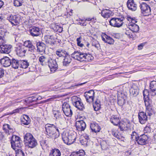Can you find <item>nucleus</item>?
I'll use <instances>...</instances> for the list:
<instances>
[{"instance_id": "1", "label": "nucleus", "mask_w": 156, "mask_h": 156, "mask_svg": "<svg viewBox=\"0 0 156 156\" xmlns=\"http://www.w3.org/2000/svg\"><path fill=\"white\" fill-rule=\"evenodd\" d=\"M45 133L48 137L55 139L59 136V130L58 127L53 124H47L45 125Z\"/></svg>"}, {"instance_id": "2", "label": "nucleus", "mask_w": 156, "mask_h": 156, "mask_svg": "<svg viewBox=\"0 0 156 156\" xmlns=\"http://www.w3.org/2000/svg\"><path fill=\"white\" fill-rule=\"evenodd\" d=\"M24 139L26 145L29 148H34L37 145V140L33 135L30 133H27L25 135Z\"/></svg>"}, {"instance_id": "3", "label": "nucleus", "mask_w": 156, "mask_h": 156, "mask_svg": "<svg viewBox=\"0 0 156 156\" xmlns=\"http://www.w3.org/2000/svg\"><path fill=\"white\" fill-rule=\"evenodd\" d=\"M124 18L123 16H121L118 18H112L109 22L110 24L112 26L119 27L123 25V21Z\"/></svg>"}, {"instance_id": "4", "label": "nucleus", "mask_w": 156, "mask_h": 156, "mask_svg": "<svg viewBox=\"0 0 156 156\" xmlns=\"http://www.w3.org/2000/svg\"><path fill=\"white\" fill-rule=\"evenodd\" d=\"M71 100L73 105L79 110H83L84 108L81 100L79 97L74 96L72 97Z\"/></svg>"}, {"instance_id": "5", "label": "nucleus", "mask_w": 156, "mask_h": 156, "mask_svg": "<svg viewBox=\"0 0 156 156\" xmlns=\"http://www.w3.org/2000/svg\"><path fill=\"white\" fill-rule=\"evenodd\" d=\"M145 106L146 112L148 115L150 116L152 114L153 110L152 109V103L151 100L149 97H146L144 99Z\"/></svg>"}, {"instance_id": "6", "label": "nucleus", "mask_w": 156, "mask_h": 156, "mask_svg": "<svg viewBox=\"0 0 156 156\" xmlns=\"http://www.w3.org/2000/svg\"><path fill=\"white\" fill-rule=\"evenodd\" d=\"M62 109L65 115L68 117H71L73 114V112L69 104L64 102L62 105Z\"/></svg>"}, {"instance_id": "7", "label": "nucleus", "mask_w": 156, "mask_h": 156, "mask_svg": "<svg viewBox=\"0 0 156 156\" xmlns=\"http://www.w3.org/2000/svg\"><path fill=\"white\" fill-rule=\"evenodd\" d=\"M86 53H83L78 51H74L71 55V57L77 60L82 62L85 59Z\"/></svg>"}, {"instance_id": "8", "label": "nucleus", "mask_w": 156, "mask_h": 156, "mask_svg": "<svg viewBox=\"0 0 156 156\" xmlns=\"http://www.w3.org/2000/svg\"><path fill=\"white\" fill-rule=\"evenodd\" d=\"M48 65L52 73H54L57 69L58 65L55 59L49 58L48 60Z\"/></svg>"}, {"instance_id": "9", "label": "nucleus", "mask_w": 156, "mask_h": 156, "mask_svg": "<svg viewBox=\"0 0 156 156\" xmlns=\"http://www.w3.org/2000/svg\"><path fill=\"white\" fill-rule=\"evenodd\" d=\"M140 7L142 12L145 15H147L150 14L151 10L149 6L145 3H142L140 5Z\"/></svg>"}, {"instance_id": "10", "label": "nucleus", "mask_w": 156, "mask_h": 156, "mask_svg": "<svg viewBox=\"0 0 156 156\" xmlns=\"http://www.w3.org/2000/svg\"><path fill=\"white\" fill-rule=\"evenodd\" d=\"M94 92L93 90H90L85 92L84 96L87 102H92L94 101Z\"/></svg>"}, {"instance_id": "11", "label": "nucleus", "mask_w": 156, "mask_h": 156, "mask_svg": "<svg viewBox=\"0 0 156 156\" xmlns=\"http://www.w3.org/2000/svg\"><path fill=\"white\" fill-rule=\"evenodd\" d=\"M147 114L146 112H141L138 113V118L141 124L145 123L147 121V117L146 115Z\"/></svg>"}, {"instance_id": "12", "label": "nucleus", "mask_w": 156, "mask_h": 156, "mask_svg": "<svg viewBox=\"0 0 156 156\" xmlns=\"http://www.w3.org/2000/svg\"><path fill=\"white\" fill-rule=\"evenodd\" d=\"M15 51L17 55L20 56H23L25 55L27 50L25 49L24 46H17L15 48Z\"/></svg>"}, {"instance_id": "13", "label": "nucleus", "mask_w": 156, "mask_h": 156, "mask_svg": "<svg viewBox=\"0 0 156 156\" xmlns=\"http://www.w3.org/2000/svg\"><path fill=\"white\" fill-rule=\"evenodd\" d=\"M76 126L77 130L80 131L84 130L86 127V123L83 120L76 121Z\"/></svg>"}, {"instance_id": "14", "label": "nucleus", "mask_w": 156, "mask_h": 156, "mask_svg": "<svg viewBox=\"0 0 156 156\" xmlns=\"http://www.w3.org/2000/svg\"><path fill=\"white\" fill-rule=\"evenodd\" d=\"M127 4L129 9L132 11H135L136 10L137 5L134 0H128Z\"/></svg>"}, {"instance_id": "15", "label": "nucleus", "mask_w": 156, "mask_h": 156, "mask_svg": "<svg viewBox=\"0 0 156 156\" xmlns=\"http://www.w3.org/2000/svg\"><path fill=\"white\" fill-rule=\"evenodd\" d=\"M12 47L11 45L5 44L0 46V51L2 53L8 54L10 52Z\"/></svg>"}, {"instance_id": "16", "label": "nucleus", "mask_w": 156, "mask_h": 156, "mask_svg": "<svg viewBox=\"0 0 156 156\" xmlns=\"http://www.w3.org/2000/svg\"><path fill=\"white\" fill-rule=\"evenodd\" d=\"M7 19L14 25H17L19 23L20 18L18 16L16 15H10L9 17L7 18Z\"/></svg>"}, {"instance_id": "17", "label": "nucleus", "mask_w": 156, "mask_h": 156, "mask_svg": "<svg viewBox=\"0 0 156 156\" xmlns=\"http://www.w3.org/2000/svg\"><path fill=\"white\" fill-rule=\"evenodd\" d=\"M148 139L147 136L145 135H142L138 137V138L136 140L138 144L141 145H144L146 143V141Z\"/></svg>"}, {"instance_id": "18", "label": "nucleus", "mask_w": 156, "mask_h": 156, "mask_svg": "<svg viewBox=\"0 0 156 156\" xmlns=\"http://www.w3.org/2000/svg\"><path fill=\"white\" fill-rule=\"evenodd\" d=\"M150 93L151 96H154L156 95V81H153L150 83Z\"/></svg>"}, {"instance_id": "19", "label": "nucleus", "mask_w": 156, "mask_h": 156, "mask_svg": "<svg viewBox=\"0 0 156 156\" xmlns=\"http://www.w3.org/2000/svg\"><path fill=\"white\" fill-rule=\"evenodd\" d=\"M11 60L9 58L5 57L0 60V63L5 67H8L11 65Z\"/></svg>"}, {"instance_id": "20", "label": "nucleus", "mask_w": 156, "mask_h": 156, "mask_svg": "<svg viewBox=\"0 0 156 156\" xmlns=\"http://www.w3.org/2000/svg\"><path fill=\"white\" fill-rule=\"evenodd\" d=\"M45 44L42 42H38L37 43V47L38 52H40V54L42 55L45 52Z\"/></svg>"}, {"instance_id": "21", "label": "nucleus", "mask_w": 156, "mask_h": 156, "mask_svg": "<svg viewBox=\"0 0 156 156\" xmlns=\"http://www.w3.org/2000/svg\"><path fill=\"white\" fill-rule=\"evenodd\" d=\"M30 35L33 37L39 36L40 34V29L37 27H33L30 30Z\"/></svg>"}, {"instance_id": "22", "label": "nucleus", "mask_w": 156, "mask_h": 156, "mask_svg": "<svg viewBox=\"0 0 156 156\" xmlns=\"http://www.w3.org/2000/svg\"><path fill=\"white\" fill-rule=\"evenodd\" d=\"M64 58L62 62L63 65L64 66H67L69 65L72 61L71 57L68 53Z\"/></svg>"}, {"instance_id": "23", "label": "nucleus", "mask_w": 156, "mask_h": 156, "mask_svg": "<svg viewBox=\"0 0 156 156\" xmlns=\"http://www.w3.org/2000/svg\"><path fill=\"white\" fill-rule=\"evenodd\" d=\"M101 15L104 18H108L112 16V13L111 11L107 9L103 10L101 12Z\"/></svg>"}, {"instance_id": "24", "label": "nucleus", "mask_w": 156, "mask_h": 156, "mask_svg": "<svg viewBox=\"0 0 156 156\" xmlns=\"http://www.w3.org/2000/svg\"><path fill=\"white\" fill-rule=\"evenodd\" d=\"M90 127L92 131L95 133L99 132L101 130L100 126L98 124L94 122L91 123Z\"/></svg>"}, {"instance_id": "25", "label": "nucleus", "mask_w": 156, "mask_h": 156, "mask_svg": "<svg viewBox=\"0 0 156 156\" xmlns=\"http://www.w3.org/2000/svg\"><path fill=\"white\" fill-rule=\"evenodd\" d=\"M69 145L73 144L75 141L76 139V135L75 133L74 132H69Z\"/></svg>"}, {"instance_id": "26", "label": "nucleus", "mask_w": 156, "mask_h": 156, "mask_svg": "<svg viewBox=\"0 0 156 156\" xmlns=\"http://www.w3.org/2000/svg\"><path fill=\"white\" fill-rule=\"evenodd\" d=\"M68 53L65 50L62 49H59L56 51V55L59 57H64Z\"/></svg>"}, {"instance_id": "27", "label": "nucleus", "mask_w": 156, "mask_h": 156, "mask_svg": "<svg viewBox=\"0 0 156 156\" xmlns=\"http://www.w3.org/2000/svg\"><path fill=\"white\" fill-rule=\"evenodd\" d=\"M110 120L111 122L115 126H117L120 122L119 117L115 115H112L111 116Z\"/></svg>"}, {"instance_id": "28", "label": "nucleus", "mask_w": 156, "mask_h": 156, "mask_svg": "<svg viewBox=\"0 0 156 156\" xmlns=\"http://www.w3.org/2000/svg\"><path fill=\"white\" fill-rule=\"evenodd\" d=\"M129 28L133 32L137 33L139 30V26L135 24L129 23L128 24Z\"/></svg>"}, {"instance_id": "29", "label": "nucleus", "mask_w": 156, "mask_h": 156, "mask_svg": "<svg viewBox=\"0 0 156 156\" xmlns=\"http://www.w3.org/2000/svg\"><path fill=\"white\" fill-rule=\"evenodd\" d=\"M11 147L14 150L17 149V148H20L22 146V144L20 141H11Z\"/></svg>"}, {"instance_id": "30", "label": "nucleus", "mask_w": 156, "mask_h": 156, "mask_svg": "<svg viewBox=\"0 0 156 156\" xmlns=\"http://www.w3.org/2000/svg\"><path fill=\"white\" fill-rule=\"evenodd\" d=\"M3 129L6 133L9 134L14 131L13 129L10 127V126L8 124L4 125L3 126Z\"/></svg>"}, {"instance_id": "31", "label": "nucleus", "mask_w": 156, "mask_h": 156, "mask_svg": "<svg viewBox=\"0 0 156 156\" xmlns=\"http://www.w3.org/2000/svg\"><path fill=\"white\" fill-rule=\"evenodd\" d=\"M102 40L105 43L110 44H113L114 42V40L111 37L107 35H105V37H102Z\"/></svg>"}, {"instance_id": "32", "label": "nucleus", "mask_w": 156, "mask_h": 156, "mask_svg": "<svg viewBox=\"0 0 156 156\" xmlns=\"http://www.w3.org/2000/svg\"><path fill=\"white\" fill-rule=\"evenodd\" d=\"M62 138L64 143L69 145V136L68 133L63 132L62 134Z\"/></svg>"}, {"instance_id": "33", "label": "nucleus", "mask_w": 156, "mask_h": 156, "mask_svg": "<svg viewBox=\"0 0 156 156\" xmlns=\"http://www.w3.org/2000/svg\"><path fill=\"white\" fill-rule=\"evenodd\" d=\"M20 64V61L17 59L12 58L11 60V65L12 68L16 69H17Z\"/></svg>"}, {"instance_id": "34", "label": "nucleus", "mask_w": 156, "mask_h": 156, "mask_svg": "<svg viewBox=\"0 0 156 156\" xmlns=\"http://www.w3.org/2000/svg\"><path fill=\"white\" fill-rule=\"evenodd\" d=\"M61 152L58 149L55 148L51 150L50 156H61Z\"/></svg>"}, {"instance_id": "35", "label": "nucleus", "mask_w": 156, "mask_h": 156, "mask_svg": "<svg viewBox=\"0 0 156 156\" xmlns=\"http://www.w3.org/2000/svg\"><path fill=\"white\" fill-rule=\"evenodd\" d=\"M39 61L40 63L42 66H44L46 64L47 62H48V59L46 57L43 55H41L39 57Z\"/></svg>"}, {"instance_id": "36", "label": "nucleus", "mask_w": 156, "mask_h": 156, "mask_svg": "<svg viewBox=\"0 0 156 156\" xmlns=\"http://www.w3.org/2000/svg\"><path fill=\"white\" fill-rule=\"evenodd\" d=\"M45 41L47 44H54L55 39L52 36H47L45 37Z\"/></svg>"}, {"instance_id": "37", "label": "nucleus", "mask_w": 156, "mask_h": 156, "mask_svg": "<svg viewBox=\"0 0 156 156\" xmlns=\"http://www.w3.org/2000/svg\"><path fill=\"white\" fill-rule=\"evenodd\" d=\"M85 153L82 150H80L77 151L72 152L70 156H84Z\"/></svg>"}, {"instance_id": "38", "label": "nucleus", "mask_w": 156, "mask_h": 156, "mask_svg": "<svg viewBox=\"0 0 156 156\" xmlns=\"http://www.w3.org/2000/svg\"><path fill=\"white\" fill-rule=\"evenodd\" d=\"M54 117L56 120H58L63 118V115L58 111H54L53 112Z\"/></svg>"}, {"instance_id": "39", "label": "nucleus", "mask_w": 156, "mask_h": 156, "mask_svg": "<svg viewBox=\"0 0 156 156\" xmlns=\"http://www.w3.org/2000/svg\"><path fill=\"white\" fill-rule=\"evenodd\" d=\"M93 106L95 111L98 110L100 109L101 106L100 101L98 99H97L93 104Z\"/></svg>"}, {"instance_id": "40", "label": "nucleus", "mask_w": 156, "mask_h": 156, "mask_svg": "<svg viewBox=\"0 0 156 156\" xmlns=\"http://www.w3.org/2000/svg\"><path fill=\"white\" fill-rule=\"evenodd\" d=\"M20 67L23 69L27 68L29 66V63L28 62L25 60H20Z\"/></svg>"}, {"instance_id": "41", "label": "nucleus", "mask_w": 156, "mask_h": 156, "mask_svg": "<svg viewBox=\"0 0 156 156\" xmlns=\"http://www.w3.org/2000/svg\"><path fill=\"white\" fill-rule=\"evenodd\" d=\"M54 30L58 33H61L62 31V28L58 25L55 24L53 28Z\"/></svg>"}, {"instance_id": "42", "label": "nucleus", "mask_w": 156, "mask_h": 156, "mask_svg": "<svg viewBox=\"0 0 156 156\" xmlns=\"http://www.w3.org/2000/svg\"><path fill=\"white\" fill-rule=\"evenodd\" d=\"M15 150L16 152V156H25L24 153L21 150L17 149Z\"/></svg>"}, {"instance_id": "43", "label": "nucleus", "mask_w": 156, "mask_h": 156, "mask_svg": "<svg viewBox=\"0 0 156 156\" xmlns=\"http://www.w3.org/2000/svg\"><path fill=\"white\" fill-rule=\"evenodd\" d=\"M132 31L129 28L128 30H126L125 32V34L127 35L128 37L129 38H133V35Z\"/></svg>"}, {"instance_id": "44", "label": "nucleus", "mask_w": 156, "mask_h": 156, "mask_svg": "<svg viewBox=\"0 0 156 156\" xmlns=\"http://www.w3.org/2000/svg\"><path fill=\"white\" fill-rule=\"evenodd\" d=\"M130 94L133 95L134 96H136L139 93L138 90L133 88H131L130 89Z\"/></svg>"}, {"instance_id": "45", "label": "nucleus", "mask_w": 156, "mask_h": 156, "mask_svg": "<svg viewBox=\"0 0 156 156\" xmlns=\"http://www.w3.org/2000/svg\"><path fill=\"white\" fill-rule=\"evenodd\" d=\"M23 45L25 47L29 48L33 45L32 44V43L30 40L24 42L23 44Z\"/></svg>"}, {"instance_id": "46", "label": "nucleus", "mask_w": 156, "mask_h": 156, "mask_svg": "<svg viewBox=\"0 0 156 156\" xmlns=\"http://www.w3.org/2000/svg\"><path fill=\"white\" fill-rule=\"evenodd\" d=\"M126 123H120L119 124V128L121 131H124L127 129V127L126 126Z\"/></svg>"}, {"instance_id": "47", "label": "nucleus", "mask_w": 156, "mask_h": 156, "mask_svg": "<svg viewBox=\"0 0 156 156\" xmlns=\"http://www.w3.org/2000/svg\"><path fill=\"white\" fill-rule=\"evenodd\" d=\"M23 109V108H18L13 110L12 112L9 113V114L12 115L16 113H21L22 112V110Z\"/></svg>"}, {"instance_id": "48", "label": "nucleus", "mask_w": 156, "mask_h": 156, "mask_svg": "<svg viewBox=\"0 0 156 156\" xmlns=\"http://www.w3.org/2000/svg\"><path fill=\"white\" fill-rule=\"evenodd\" d=\"M80 142L82 145L84 146H87L88 141L87 140H86L85 139L81 137L80 138Z\"/></svg>"}, {"instance_id": "49", "label": "nucleus", "mask_w": 156, "mask_h": 156, "mask_svg": "<svg viewBox=\"0 0 156 156\" xmlns=\"http://www.w3.org/2000/svg\"><path fill=\"white\" fill-rule=\"evenodd\" d=\"M85 59L84 61H86L89 62L92 60L93 57L92 55L90 54H87L86 53L85 56Z\"/></svg>"}, {"instance_id": "50", "label": "nucleus", "mask_w": 156, "mask_h": 156, "mask_svg": "<svg viewBox=\"0 0 156 156\" xmlns=\"http://www.w3.org/2000/svg\"><path fill=\"white\" fill-rule=\"evenodd\" d=\"M14 4L16 6H20L22 5L21 0H14Z\"/></svg>"}, {"instance_id": "51", "label": "nucleus", "mask_w": 156, "mask_h": 156, "mask_svg": "<svg viewBox=\"0 0 156 156\" xmlns=\"http://www.w3.org/2000/svg\"><path fill=\"white\" fill-rule=\"evenodd\" d=\"M131 139L133 140H134L135 139V140L136 141V140L138 138V137L137 136V134L136 133L133 131L132 132V134L131 135Z\"/></svg>"}, {"instance_id": "52", "label": "nucleus", "mask_w": 156, "mask_h": 156, "mask_svg": "<svg viewBox=\"0 0 156 156\" xmlns=\"http://www.w3.org/2000/svg\"><path fill=\"white\" fill-rule=\"evenodd\" d=\"M144 99L146 97H148L149 95V91L147 89H145L143 92Z\"/></svg>"}, {"instance_id": "53", "label": "nucleus", "mask_w": 156, "mask_h": 156, "mask_svg": "<svg viewBox=\"0 0 156 156\" xmlns=\"http://www.w3.org/2000/svg\"><path fill=\"white\" fill-rule=\"evenodd\" d=\"M37 99L38 98H35L34 96H33L31 97H29L28 98V100L29 101V102L31 103L36 101Z\"/></svg>"}, {"instance_id": "54", "label": "nucleus", "mask_w": 156, "mask_h": 156, "mask_svg": "<svg viewBox=\"0 0 156 156\" xmlns=\"http://www.w3.org/2000/svg\"><path fill=\"white\" fill-rule=\"evenodd\" d=\"M151 127L150 126H146L144 128V131L145 133H150L151 131Z\"/></svg>"}, {"instance_id": "55", "label": "nucleus", "mask_w": 156, "mask_h": 156, "mask_svg": "<svg viewBox=\"0 0 156 156\" xmlns=\"http://www.w3.org/2000/svg\"><path fill=\"white\" fill-rule=\"evenodd\" d=\"M35 49V47L33 45L30 48H28V51L30 52V54H32L34 52Z\"/></svg>"}, {"instance_id": "56", "label": "nucleus", "mask_w": 156, "mask_h": 156, "mask_svg": "<svg viewBox=\"0 0 156 156\" xmlns=\"http://www.w3.org/2000/svg\"><path fill=\"white\" fill-rule=\"evenodd\" d=\"M19 100V98H18L17 99L15 100V101H13V102L10 103L8 104V106H11L13 105H14L15 104L18 103H20L22 101H17Z\"/></svg>"}, {"instance_id": "57", "label": "nucleus", "mask_w": 156, "mask_h": 156, "mask_svg": "<svg viewBox=\"0 0 156 156\" xmlns=\"http://www.w3.org/2000/svg\"><path fill=\"white\" fill-rule=\"evenodd\" d=\"M20 138L17 136L15 135L13 136L11 141H20Z\"/></svg>"}, {"instance_id": "58", "label": "nucleus", "mask_w": 156, "mask_h": 156, "mask_svg": "<svg viewBox=\"0 0 156 156\" xmlns=\"http://www.w3.org/2000/svg\"><path fill=\"white\" fill-rule=\"evenodd\" d=\"M6 41L4 37H0V46L3 45L5 43Z\"/></svg>"}, {"instance_id": "59", "label": "nucleus", "mask_w": 156, "mask_h": 156, "mask_svg": "<svg viewBox=\"0 0 156 156\" xmlns=\"http://www.w3.org/2000/svg\"><path fill=\"white\" fill-rule=\"evenodd\" d=\"M127 19L130 22L129 23L135 24L137 22L135 19L130 17H128Z\"/></svg>"}, {"instance_id": "60", "label": "nucleus", "mask_w": 156, "mask_h": 156, "mask_svg": "<svg viewBox=\"0 0 156 156\" xmlns=\"http://www.w3.org/2000/svg\"><path fill=\"white\" fill-rule=\"evenodd\" d=\"M125 103V100L123 99H119L118 101V104L121 106L123 104H124Z\"/></svg>"}, {"instance_id": "61", "label": "nucleus", "mask_w": 156, "mask_h": 156, "mask_svg": "<svg viewBox=\"0 0 156 156\" xmlns=\"http://www.w3.org/2000/svg\"><path fill=\"white\" fill-rule=\"evenodd\" d=\"M5 32L3 29L0 28V37H3L5 35Z\"/></svg>"}, {"instance_id": "62", "label": "nucleus", "mask_w": 156, "mask_h": 156, "mask_svg": "<svg viewBox=\"0 0 156 156\" xmlns=\"http://www.w3.org/2000/svg\"><path fill=\"white\" fill-rule=\"evenodd\" d=\"M146 43V42L143 43L139 45L138 46V50H140L142 49L143 47L145 45Z\"/></svg>"}, {"instance_id": "63", "label": "nucleus", "mask_w": 156, "mask_h": 156, "mask_svg": "<svg viewBox=\"0 0 156 156\" xmlns=\"http://www.w3.org/2000/svg\"><path fill=\"white\" fill-rule=\"evenodd\" d=\"M22 122L24 125H28L30 123V121L29 120L27 121L23 119Z\"/></svg>"}, {"instance_id": "64", "label": "nucleus", "mask_w": 156, "mask_h": 156, "mask_svg": "<svg viewBox=\"0 0 156 156\" xmlns=\"http://www.w3.org/2000/svg\"><path fill=\"white\" fill-rule=\"evenodd\" d=\"M83 138L85 139L87 141L89 139V136L88 135L85 134L81 136Z\"/></svg>"}]
</instances>
